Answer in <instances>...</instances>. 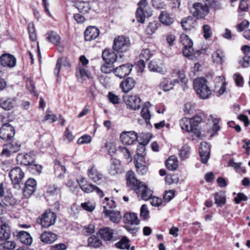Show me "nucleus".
Listing matches in <instances>:
<instances>
[{
	"mask_svg": "<svg viewBox=\"0 0 250 250\" xmlns=\"http://www.w3.org/2000/svg\"><path fill=\"white\" fill-rule=\"evenodd\" d=\"M107 97L109 102L114 104H119L121 102L119 97L112 92H108Z\"/></svg>",
	"mask_w": 250,
	"mask_h": 250,
	"instance_id": "nucleus-54",
	"label": "nucleus"
},
{
	"mask_svg": "<svg viewBox=\"0 0 250 250\" xmlns=\"http://www.w3.org/2000/svg\"><path fill=\"white\" fill-rule=\"evenodd\" d=\"M70 66V64L66 59L63 58H59L57 60L56 67L54 69V74L57 76H58L62 67H69Z\"/></svg>",
	"mask_w": 250,
	"mask_h": 250,
	"instance_id": "nucleus-33",
	"label": "nucleus"
},
{
	"mask_svg": "<svg viewBox=\"0 0 250 250\" xmlns=\"http://www.w3.org/2000/svg\"><path fill=\"white\" fill-rule=\"evenodd\" d=\"M76 75L78 81L82 83L91 77V73L86 67H82L81 64H78V71L76 72Z\"/></svg>",
	"mask_w": 250,
	"mask_h": 250,
	"instance_id": "nucleus-23",
	"label": "nucleus"
},
{
	"mask_svg": "<svg viewBox=\"0 0 250 250\" xmlns=\"http://www.w3.org/2000/svg\"><path fill=\"white\" fill-rule=\"evenodd\" d=\"M141 114L142 117L145 120L146 124L150 125V119L151 115L149 110H141Z\"/></svg>",
	"mask_w": 250,
	"mask_h": 250,
	"instance_id": "nucleus-63",
	"label": "nucleus"
},
{
	"mask_svg": "<svg viewBox=\"0 0 250 250\" xmlns=\"http://www.w3.org/2000/svg\"><path fill=\"white\" fill-rule=\"evenodd\" d=\"M132 70V65L125 64L115 67L113 73L120 78H123L128 75Z\"/></svg>",
	"mask_w": 250,
	"mask_h": 250,
	"instance_id": "nucleus-19",
	"label": "nucleus"
},
{
	"mask_svg": "<svg viewBox=\"0 0 250 250\" xmlns=\"http://www.w3.org/2000/svg\"><path fill=\"white\" fill-rule=\"evenodd\" d=\"M130 46L128 37L119 36L114 40L113 49L117 52H125L128 50Z\"/></svg>",
	"mask_w": 250,
	"mask_h": 250,
	"instance_id": "nucleus-7",
	"label": "nucleus"
},
{
	"mask_svg": "<svg viewBox=\"0 0 250 250\" xmlns=\"http://www.w3.org/2000/svg\"><path fill=\"white\" fill-rule=\"evenodd\" d=\"M203 115L198 114L191 118H184L180 122L182 129L198 135L200 133L198 125L202 121Z\"/></svg>",
	"mask_w": 250,
	"mask_h": 250,
	"instance_id": "nucleus-2",
	"label": "nucleus"
},
{
	"mask_svg": "<svg viewBox=\"0 0 250 250\" xmlns=\"http://www.w3.org/2000/svg\"><path fill=\"white\" fill-rule=\"evenodd\" d=\"M100 34L99 29L95 26H88L84 31V39L86 41L96 39Z\"/></svg>",
	"mask_w": 250,
	"mask_h": 250,
	"instance_id": "nucleus-21",
	"label": "nucleus"
},
{
	"mask_svg": "<svg viewBox=\"0 0 250 250\" xmlns=\"http://www.w3.org/2000/svg\"><path fill=\"white\" fill-rule=\"evenodd\" d=\"M1 224L0 225V240H7L11 236V230L8 221H3L1 218Z\"/></svg>",
	"mask_w": 250,
	"mask_h": 250,
	"instance_id": "nucleus-20",
	"label": "nucleus"
},
{
	"mask_svg": "<svg viewBox=\"0 0 250 250\" xmlns=\"http://www.w3.org/2000/svg\"><path fill=\"white\" fill-rule=\"evenodd\" d=\"M207 83V80L204 78H198L193 81L194 89L200 99H208L211 94Z\"/></svg>",
	"mask_w": 250,
	"mask_h": 250,
	"instance_id": "nucleus-3",
	"label": "nucleus"
},
{
	"mask_svg": "<svg viewBox=\"0 0 250 250\" xmlns=\"http://www.w3.org/2000/svg\"><path fill=\"white\" fill-rule=\"evenodd\" d=\"M81 206L84 210L89 212L93 211L95 208L94 204L89 202L82 203Z\"/></svg>",
	"mask_w": 250,
	"mask_h": 250,
	"instance_id": "nucleus-62",
	"label": "nucleus"
},
{
	"mask_svg": "<svg viewBox=\"0 0 250 250\" xmlns=\"http://www.w3.org/2000/svg\"><path fill=\"white\" fill-rule=\"evenodd\" d=\"M115 67L114 64L105 62V64L102 65L101 67V71L105 74H109L111 72L114 71V69Z\"/></svg>",
	"mask_w": 250,
	"mask_h": 250,
	"instance_id": "nucleus-51",
	"label": "nucleus"
},
{
	"mask_svg": "<svg viewBox=\"0 0 250 250\" xmlns=\"http://www.w3.org/2000/svg\"><path fill=\"white\" fill-rule=\"evenodd\" d=\"M121 163L117 159H112L109 169V173L112 175H115L121 172Z\"/></svg>",
	"mask_w": 250,
	"mask_h": 250,
	"instance_id": "nucleus-38",
	"label": "nucleus"
},
{
	"mask_svg": "<svg viewBox=\"0 0 250 250\" xmlns=\"http://www.w3.org/2000/svg\"><path fill=\"white\" fill-rule=\"evenodd\" d=\"M88 245L90 247L97 248L102 245V241L98 237L93 235L90 237L88 239Z\"/></svg>",
	"mask_w": 250,
	"mask_h": 250,
	"instance_id": "nucleus-41",
	"label": "nucleus"
},
{
	"mask_svg": "<svg viewBox=\"0 0 250 250\" xmlns=\"http://www.w3.org/2000/svg\"><path fill=\"white\" fill-rule=\"evenodd\" d=\"M233 78L237 86L240 87L243 86L244 82L243 78L239 74L235 73L234 74Z\"/></svg>",
	"mask_w": 250,
	"mask_h": 250,
	"instance_id": "nucleus-64",
	"label": "nucleus"
},
{
	"mask_svg": "<svg viewBox=\"0 0 250 250\" xmlns=\"http://www.w3.org/2000/svg\"><path fill=\"white\" fill-rule=\"evenodd\" d=\"M103 212L109 217L110 220L113 223H118L121 220L122 216L119 211H113L107 209V207H104Z\"/></svg>",
	"mask_w": 250,
	"mask_h": 250,
	"instance_id": "nucleus-26",
	"label": "nucleus"
},
{
	"mask_svg": "<svg viewBox=\"0 0 250 250\" xmlns=\"http://www.w3.org/2000/svg\"><path fill=\"white\" fill-rule=\"evenodd\" d=\"M47 35V39L49 42L56 45H58L60 43L61 38L56 32H48Z\"/></svg>",
	"mask_w": 250,
	"mask_h": 250,
	"instance_id": "nucleus-40",
	"label": "nucleus"
},
{
	"mask_svg": "<svg viewBox=\"0 0 250 250\" xmlns=\"http://www.w3.org/2000/svg\"><path fill=\"white\" fill-rule=\"evenodd\" d=\"M16 58L11 54L5 53L0 57V63L3 68H13L16 66Z\"/></svg>",
	"mask_w": 250,
	"mask_h": 250,
	"instance_id": "nucleus-14",
	"label": "nucleus"
},
{
	"mask_svg": "<svg viewBox=\"0 0 250 250\" xmlns=\"http://www.w3.org/2000/svg\"><path fill=\"white\" fill-rule=\"evenodd\" d=\"M60 189L54 185H48L46 187V192L50 195H54L58 194Z\"/></svg>",
	"mask_w": 250,
	"mask_h": 250,
	"instance_id": "nucleus-53",
	"label": "nucleus"
},
{
	"mask_svg": "<svg viewBox=\"0 0 250 250\" xmlns=\"http://www.w3.org/2000/svg\"><path fill=\"white\" fill-rule=\"evenodd\" d=\"M215 203L219 207H222L226 203V196L223 192L217 193L214 196Z\"/></svg>",
	"mask_w": 250,
	"mask_h": 250,
	"instance_id": "nucleus-45",
	"label": "nucleus"
},
{
	"mask_svg": "<svg viewBox=\"0 0 250 250\" xmlns=\"http://www.w3.org/2000/svg\"><path fill=\"white\" fill-rule=\"evenodd\" d=\"M115 246L120 249H130L129 240L125 237L122 238L120 241L116 243Z\"/></svg>",
	"mask_w": 250,
	"mask_h": 250,
	"instance_id": "nucleus-46",
	"label": "nucleus"
},
{
	"mask_svg": "<svg viewBox=\"0 0 250 250\" xmlns=\"http://www.w3.org/2000/svg\"><path fill=\"white\" fill-rule=\"evenodd\" d=\"M77 182L83 192L89 193L94 191L95 185L89 184L85 178L80 177L77 179Z\"/></svg>",
	"mask_w": 250,
	"mask_h": 250,
	"instance_id": "nucleus-25",
	"label": "nucleus"
},
{
	"mask_svg": "<svg viewBox=\"0 0 250 250\" xmlns=\"http://www.w3.org/2000/svg\"><path fill=\"white\" fill-rule=\"evenodd\" d=\"M151 15V12H148L144 9L138 8L136 12V17L137 21L140 23H144L146 17H149Z\"/></svg>",
	"mask_w": 250,
	"mask_h": 250,
	"instance_id": "nucleus-37",
	"label": "nucleus"
},
{
	"mask_svg": "<svg viewBox=\"0 0 250 250\" xmlns=\"http://www.w3.org/2000/svg\"><path fill=\"white\" fill-rule=\"evenodd\" d=\"M178 82L179 80L178 79L171 81L169 79L164 78L160 83V86L164 91H168L173 89L175 83Z\"/></svg>",
	"mask_w": 250,
	"mask_h": 250,
	"instance_id": "nucleus-32",
	"label": "nucleus"
},
{
	"mask_svg": "<svg viewBox=\"0 0 250 250\" xmlns=\"http://www.w3.org/2000/svg\"><path fill=\"white\" fill-rule=\"evenodd\" d=\"M28 169L32 173H35L37 172L40 174L42 170V167L41 165L36 164L35 161L34 163H31L28 167Z\"/></svg>",
	"mask_w": 250,
	"mask_h": 250,
	"instance_id": "nucleus-52",
	"label": "nucleus"
},
{
	"mask_svg": "<svg viewBox=\"0 0 250 250\" xmlns=\"http://www.w3.org/2000/svg\"><path fill=\"white\" fill-rule=\"evenodd\" d=\"M97 235L105 241L114 242L116 240L114 236V230L108 227L100 229Z\"/></svg>",
	"mask_w": 250,
	"mask_h": 250,
	"instance_id": "nucleus-18",
	"label": "nucleus"
},
{
	"mask_svg": "<svg viewBox=\"0 0 250 250\" xmlns=\"http://www.w3.org/2000/svg\"><path fill=\"white\" fill-rule=\"evenodd\" d=\"M193 23L192 18L189 17L187 19H182L181 21V25L185 30H191L193 27L192 25Z\"/></svg>",
	"mask_w": 250,
	"mask_h": 250,
	"instance_id": "nucleus-47",
	"label": "nucleus"
},
{
	"mask_svg": "<svg viewBox=\"0 0 250 250\" xmlns=\"http://www.w3.org/2000/svg\"><path fill=\"white\" fill-rule=\"evenodd\" d=\"M77 8L80 12L83 14L88 13L90 9L89 3L85 2H80L77 3Z\"/></svg>",
	"mask_w": 250,
	"mask_h": 250,
	"instance_id": "nucleus-50",
	"label": "nucleus"
},
{
	"mask_svg": "<svg viewBox=\"0 0 250 250\" xmlns=\"http://www.w3.org/2000/svg\"><path fill=\"white\" fill-rule=\"evenodd\" d=\"M18 239L23 244L30 245L32 243V238L30 234L25 231H21L18 235Z\"/></svg>",
	"mask_w": 250,
	"mask_h": 250,
	"instance_id": "nucleus-35",
	"label": "nucleus"
},
{
	"mask_svg": "<svg viewBox=\"0 0 250 250\" xmlns=\"http://www.w3.org/2000/svg\"><path fill=\"white\" fill-rule=\"evenodd\" d=\"M126 184L128 187L136 190L138 196H141L142 199L148 200L152 196V191L149 189L146 185L139 181L132 171H129L126 174Z\"/></svg>",
	"mask_w": 250,
	"mask_h": 250,
	"instance_id": "nucleus-1",
	"label": "nucleus"
},
{
	"mask_svg": "<svg viewBox=\"0 0 250 250\" xmlns=\"http://www.w3.org/2000/svg\"><path fill=\"white\" fill-rule=\"evenodd\" d=\"M160 21L164 25L169 26L174 21V18L172 14L167 11H162L159 16Z\"/></svg>",
	"mask_w": 250,
	"mask_h": 250,
	"instance_id": "nucleus-27",
	"label": "nucleus"
},
{
	"mask_svg": "<svg viewBox=\"0 0 250 250\" xmlns=\"http://www.w3.org/2000/svg\"><path fill=\"white\" fill-rule=\"evenodd\" d=\"M56 218V213L50 211H46L38 218L37 222L42 227L48 228L55 224Z\"/></svg>",
	"mask_w": 250,
	"mask_h": 250,
	"instance_id": "nucleus-9",
	"label": "nucleus"
},
{
	"mask_svg": "<svg viewBox=\"0 0 250 250\" xmlns=\"http://www.w3.org/2000/svg\"><path fill=\"white\" fill-rule=\"evenodd\" d=\"M209 3L208 1L204 2L200 1L193 3L190 8L192 16L197 19H204L209 13Z\"/></svg>",
	"mask_w": 250,
	"mask_h": 250,
	"instance_id": "nucleus-5",
	"label": "nucleus"
},
{
	"mask_svg": "<svg viewBox=\"0 0 250 250\" xmlns=\"http://www.w3.org/2000/svg\"><path fill=\"white\" fill-rule=\"evenodd\" d=\"M204 37L206 39L210 38L212 36V31L211 27L208 24H205L202 27Z\"/></svg>",
	"mask_w": 250,
	"mask_h": 250,
	"instance_id": "nucleus-58",
	"label": "nucleus"
},
{
	"mask_svg": "<svg viewBox=\"0 0 250 250\" xmlns=\"http://www.w3.org/2000/svg\"><path fill=\"white\" fill-rule=\"evenodd\" d=\"M123 99L127 107L130 109H140L141 106H142L141 109H148L152 106L148 102L142 104L140 98L137 95H126L124 96Z\"/></svg>",
	"mask_w": 250,
	"mask_h": 250,
	"instance_id": "nucleus-4",
	"label": "nucleus"
},
{
	"mask_svg": "<svg viewBox=\"0 0 250 250\" xmlns=\"http://www.w3.org/2000/svg\"><path fill=\"white\" fill-rule=\"evenodd\" d=\"M152 55L149 49H143L139 55L140 60L139 62L138 65H140L141 67H145V62L148 61L152 56Z\"/></svg>",
	"mask_w": 250,
	"mask_h": 250,
	"instance_id": "nucleus-31",
	"label": "nucleus"
},
{
	"mask_svg": "<svg viewBox=\"0 0 250 250\" xmlns=\"http://www.w3.org/2000/svg\"><path fill=\"white\" fill-rule=\"evenodd\" d=\"M150 141V139H146L143 142L140 143L139 146L137 149V154L134 156V160L135 158H138L139 157L141 156L142 157H145V155L146 153L145 151V146L148 144Z\"/></svg>",
	"mask_w": 250,
	"mask_h": 250,
	"instance_id": "nucleus-39",
	"label": "nucleus"
},
{
	"mask_svg": "<svg viewBox=\"0 0 250 250\" xmlns=\"http://www.w3.org/2000/svg\"><path fill=\"white\" fill-rule=\"evenodd\" d=\"M190 147L187 145H184L180 149L179 157L182 160H184L188 158L190 154Z\"/></svg>",
	"mask_w": 250,
	"mask_h": 250,
	"instance_id": "nucleus-43",
	"label": "nucleus"
},
{
	"mask_svg": "<svg viewBox=\"0 0 250 250\" xmlns=\"http://www.w3.org/2000/svg\"><path fill=\"white\" fill-rule=\"evenodd\" d=\"M199 151L201 162L206 164L210 157V145L206 142H201Z\"/></svg>",
	"mask_w": 250,
	"mask_h": 250,
	"instance_id": "nucleus-16",
	"label": "nucleus"
},
{
	"mask_svg": "<svg viewBox=\"0 0 250 250\" xmlns=\"http://www.w3.org/2000/svg\"><path fill=\"white\" fill-rule=\"evenodd\" d=\"M149 211L146 205H143L140 208V216L144 219H146L149 216Z\"/></svg>",
	"mask_w": 250,
	"mask_h": 250,
	"instance_id": "nucleus-60",
	"label": "nucleus"
},
{
	"mask_svg": "<svg viewBox=\"0 0 250 250\" xmlns=\"http://www.w3.org/2000/svg\"><path fill=\"white\" fill-rule=\"evenodd\" d=\"M87 174L89 178L95 183H100L103 178V175L97 171L94 166L88 168Z\"/></svg>",
	"mask_w": 250,
	"mask_h": 250,
	"instance_id": "nucleus-29",
	"label": "nucleus"
},
{
	"mask_svg": "<svg viewBox=\"0 0 250 250\" xmlns=\"http://www.w3.org/2000/svg\"><path fill=\"white\" fill-rule=\"evenodd\" d=\"M17 200L12 195L6 196L3 200L4 205L6 206H13L16 204Z\"/></svg>",
	"mask_w": 250,
	"mask_h": 250,
	"instance_id": "nucleus-55",
	"label": "nucleus"
},
{
	"mask_svg": "<svg viewBox=\"0 0 250 250\" xmlns=\"http://www.w3.org/2000/svg\"><path fill=\"white\" fill-rule=\"evenodd\" d=\"M15 131L13 126L5 123L0 128V138L5 141H11L15 136Z\"/></svg>",
	"mask_w": 250,
	"mask_h": 250,
	"instance_id": "nucleus-11",
	"label": "nucleus"
},
{
	"mask_svg": "<svg viewBox=\"0 0 250 250\" xmlns=\"http://www.w3.org/2000/svg\"><path fill=\"white\" fill-rule=\"evenodd\" d=\"M212 57L214 62L221 64L224 61V53L221 50L218 49L213 54Z\"/></svg>",
	"mask_w": 250,
	"mask_h": 250,
	"instance_id": "nucleus-42",
	"label": "nucleus"
},
{
	"mask_svg": "<svg viewBox=\"0 0 250 250\" xmlns=\"http://www.w3.org/2000/svg\"><path fill=\"white\" fill-rule=\"evenodd\" d=\"M159 23L156 21L150 22L146 29V33L148 35L153 34L158 27Z\"/></svg>",
	"mask_w": 250,
	"mask_h": 250,
	"instance_id": "nucleus-44",
	"label": "nucleus"
},
{
	"mask_svg": "<svg viewBox=\"0 0 250 250\" xmlns=\"http://www.w3.org/2000/svg\"><path fill=\"white\" fill-rule=\"evenodd\" d=\"M136 82L134 79L128 77L122 81L120 84V88L124 93H128L135 86Z\"/></svg>",
	"mask_w": 250,
	"mask_h": 250,
	"instance_id": "nucleus-22",
	"label": "nucleus"
},
{
	"mask_svg": "<svg viewBox=\"0 0 250 250\" xmlns=\"http://www.w3.org/2000/svg\"><path fill=\"white\" fill-rule=\"evenodd\" d=\"M123 219L125 224L131 225H138L140 224L137 214L135 213L126 212L124 215Z\"/></svg>",
	"mask_w": 250,
	"mask_h": 250,
	"instance_id": "nucleus-28",
	"label": "nucleus"
},
{
	"mask_svg": "<svg viewBox=\"0 0 250 250\" xmlns=\"http://www.w3.org/2000/svg\"><path fill=\"white\" fill-rule=\"evenodd\" d=\"M175 196V191L173 190L167 191L163 196V200L165 202H168L173 199Z\"/></svg>",
	"mask_w": 250,
	"mask_h": 250,
	"instance_id": "nucleus-59",
	"label": "nucleus"
},
{
	"mask_svg": "<svg viewBox=\"0 0 250 250\" xmlns=\"http://www.w3.org/2000/svg\"><path fill=\"white\" fill-rule=\"evenodd\" d=\"M16 104V102L14 99L1 98L0 100V107L3 109H11L15 107Z\"/></svg>",
	"mask_w": 250,
	"mask_h": 250,
	"instance_id": "nucleus-34",
	"label": "nucleus"
},
{
	"mask_svg": "<svg viewBox=\"0 0 250 250\" xmlns=\"http://www.w3.org/2000/svg\"><path fill=\"white\" fill-rule=\"evenodd\" d=\"M102 58L105 62L113 64H114L117 61L116 54L109 49H105L103 51Z\"/></svg>",
	"mask_w": 250,
	"mask_h": 250,
	"instance_id": "nucleus-24",
	"label": "nucleus"
},
{
	"mask_svg": "<svg viewBox=\"0 0 250 250\" xmlns=\"http://www.w3.org/2000/svg\"><path fill=\"white\" fill-rule=\"evenodd\" d=\"M21 143L19 141H12L4 145L1 152V156L5 157H10L12 154L15 153L20 150Z\"/></svg>",
	"mask_w": 250,
	"mask_h": 250,
	"instance_id": "nucleus-10",
	"label": "nucleus"
},
{
	"mask_svg": "<svg viewBox=\"0 0 250 250\" xmlns=\"http://www.w3.org/2000/svg\"><path fill=\"white\" fill-rule=\"evenodd\" d=\"M35 160L33 152L28 153H19L16 157V162L18 164L29 166L31 163H34Z\"/></svg>",
	"mask_w": 250,
	"mask_h": 250,
	"instance_id": "nucleus-12",
	"label": "nucleus"
},
{
	"mask_svg": "<svg viewBox=\"0 0 250 250\" xmlns=\"http://www.w3.org/2000/svg\"><path fill=\"white\" fill-rule=\"evenodd\" d=\"M58 118L56 115L53 113H48L46 114L42 119L41 122L44 123L46 121H49V123H52L56 122Z\"/></svg>",
	"mask_w": 250,
	"mask_h": 250,
	"instance_id": "nucleus-56",
	"label": "nucleus"
},
{
	"mask_svg": "<svg viewBox=\"0 0 250 250\" xmlns=\"http://www.w3.org/2000/svg\"><path fill=\"white\" fill-rule=\"evenodd\" d=\"M148 68L151 71L156 72L159 73H162L163 72L162 67L159 65L157 62L154 61H152L149 62Z\"/></svg>",
	"mask_w": 250,
	"mask_h": 250,
	"instance_id": "nucleus-49",
	"label": "nucleus"
},
{
	"mask_svg": "<svg viewBox=\"0 0 250 250\" xmlns=\"http://www.w3.org/2000/svg\"><path fill=\"white\" fill-rule=\"evenodd\" d=\"M57 239V235L50 231H44L40 235L41 241L44 243L51 244Z\"/></svg>",
	"mask_w": 250,
	"mask_h": 250,
	"instance_id": "nucleus-30",
	"label": "nucleus"
},
{
	"mask_svg": "<svg viewBox=\"0 0 250 250\" xmlns=\"http://www.w3.org/2000/svg\"><path fill=\"white\" fill-rule=\"evenodd\" d=\"M180 42L183 45V55L188 59H193L194 50L192 41L188 35L182 34L180 36Z\"/></svg>",
	"mask_w": 250,
	"mask_h": 250,
	"instance_id": "nucleus-8",
	"label": "nucleus"
},
{
	"mask_svg": "<svg viewBox=\"0 0 250 250\" xmlns=\"http://www.w3.org/2000/svg\"><path fill=\"white\" fill-rule=\"evenodd\" d=\"M138 138V134L134 131H124L120 135L121 142L125 145L133 144L137 140Z\"/></svg>",
	"mask_w": 250,
	"mask_h": 250,
	"instance_id": "nucleus-13",
	"label": "nucleus"
},
{
	"mask_svg": "<svg viewBox=\"0 0 250 250\" xmlns=\"http://www.w3.org/2000/svg\"><path fill=\"white\" fill-rule=\"evenodd\" d=\"M91 141V137L89 135H84L79 138L77 143L79 145L88 144Z\"/></svg>",
	"mask_w": 250,
	"mask_h": 250,
	"instance_id": "nucleus-61",
	"label": "nucleus"
},
{
	"mask_svg": "<svg viewBox=\"0 0 250 250\" xmlns=\"http://www.w3.org/2000/svg\"><path fill=\"white\" fill-rule=\"evenodd\" d=\"M55 172L59 175L64 174L66 172L65 166L62 165L59 161L56 160L54 162Z\"/></svg>",
	"mask_w": 250,
	"mask_h": 250,
	"instance_id": "nucleus-48",
	"label": "nucleus"
},
{
	"mask_svg": "<svg viewBox=\"0 0 250 250\" xmlns=\"http://www.w3.org/2000/svg\"><path fill=\"white\" fill-rule=\"evenodd\" d=\"M250 56L246 55L239 61V63L243 68H248L250 66Z\"/></svg>",
	"mask_w": 250,
	"mask_h": 250,
	"instance_id": "nucleus-57",
	"label": "nucleus"
},
{
	"mask_svg": "<svg viewBox=\"0 0 250 250\" xmlns=\"http://www.w3.org/2000/svg\"><path fill=\"white\" fill-rule=\"evenodd\" d=\"M37 182L34 179H28L24 184L22 193L25 198L29 197L36 190Z\"/></svg>",
	"mask_w": 250,
	"mask_h": 250,
	"instance_id": "nucleus-15",
	"label": "nucleus"
},
{
	"mask_svg": "<svg viewBox=\"0 0 250 250\" xmlns=\"http://www.w3.org/2000/svg\"><path fill=\"white\" fill-rule=\"evenodd\" d=\"M167 168L171 171H175L178 167V161L175 156H171L166 162Z\"/></svg>",
	"mask_w": 250,
	"mask_h": 250,
	"instance_id": "nucleus-36",
	"label": "nucleus"
},
{
	"mask_svg": "<svg viewBox=\"0 0 250 250\" xmlns=\"http://www.w3.org/2000/svg\"><path fill=\"white\" fill-rule=\"evenodd\" d=\"M9 176L11 180L14 188L19 189L23 185V179L24 173L19 167H15L12 168L9 172Z\"/></svg>",
	"mask_w": 250,
	"mask_h": 250,
	"instance_id": "nucleus-6",
	"label": "nucleus"
},
{
	"mask_svg": "<svg viewBox=\"0 0 250 250\" xmlns=\"http://www.w3.org/2000/svg\"><path fill=\"white\" fill-rule=\"evenodd\" d=\"M135 165L137 172L141 175L146 174L147 171V167L149 164L148 161L145 160V157L141 156L134 160Z\"/></svg>",
	"mask_w": 250,
	"mask_h": 250,
	"instance_id": "nucleus-17",
	"label": "nucleus"
}]
</instances>
